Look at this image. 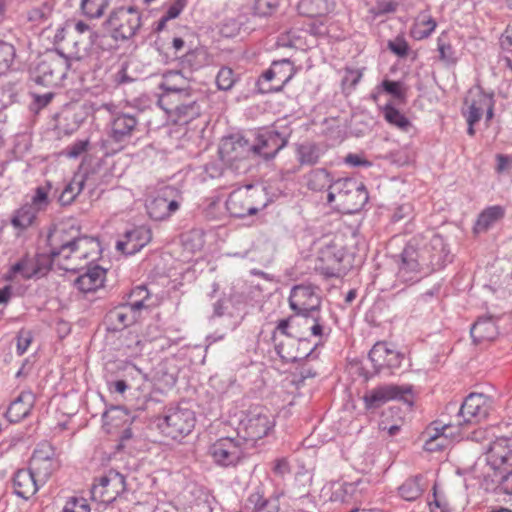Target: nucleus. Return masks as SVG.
<instances>
[{"instance_id": "obj_1", "label": "nucleus", "mask_w": 512, "mask_h": 512, "mask_svg": "<svg viewBox=\"0 0 512 512\" xmlns=\"http://www.w3.org/2000/svg\"><path fill=\"white\" fill-rule=\"evenodd\" d=\"M321 298L312 285L300 284L292 288L289 306L297 316L279 321L276 330L286 336L300 340L307 331L314 336L322 335V326L317 318H309V313L319 310Z\"/></svg>"}, {"instance_id": "obj_2", "label": "nucleus", "mask_w": 512, "mask_h": 512, "mask_svg": "<svg viewBox=\"0 0 512 512\" xmlns=\"http://www.w3.org/2000/svg\"><path fill=\"white\" fill-rule=\"evenodd\" d=\"M64 232L54 230L48 235L51 246V263L65 271H77L101 255L100 242L89 236H82L73 241L61 243Z\"/></svg>"}, {"instance_id": "obj_3", "label": "nucleus", "mask_w": 512, "mask_h": 512, "mask_svg": "<svg viewBox=\"0 0 512 512\" xmlns=\"http://www.w3.org/2000/svg\"><path fill=\"white\" fill-rule=\"evenodd\" d=\"M445 252L443 238L437 234L413 237L402 252L400 273L413 279V274L429 273L441 267Z\"/></svg>"}, {"instance_id": "obj_4", "label": "nucleus", "mask_w": 512, "mask_h": 512, "mask_svg": "<svg viewBox=\"0 0 512 512\" xmlns=\"http://www.w3.org/2000/svg\"><path fill=\"white\" fill-rule=\"evenodd\" d=\"M84 57L79 50L74 55L67 57L58 51L44 54L31 72L32 80L41 86H59L67 76V73L75 62Z\"/></svg>"}, {"instance_id": "obj_5", "label": "nucleus", "mask_w": 512, "mask_h": 512, "mask_svg": "<svg viewBox=\"0 0 512 512\" xmlns=\"http://www.w3.org/2000/svg\"><path fill=\"white\" fill-rule=\"evenodd\" d=\"M368 198V192L362 182L345 178L337 179L330 185L327 203L341 213L353 214L362 209Z\"/></svg>"}, {"instance_id": "obj_6", "label": "nucleus", "mask_w": 512, "mask_h": 512, "mask_svg": "<svg viewBox=\"0 0 512 512\" xmlns=\"http://www.w3.org/2000/svg\"><path fill=\"white\" fill-rule=\"evenodd\" d=\"M187 85V79L178 71H170L163 75L160 87L165 93L160 96L158 103L167 114L175 113L180 116L186 115L188 110H193L194 104L179 103L181 98L188 99L190 96Z\"/></svg>"}, {"instance_id": "obj_7", "label": "nucleus", "mask_w": 512, "mask_h": 512, "mask_svg": "<svg viewBox=\"0 0 512 512\" xmlns=\"http://www.w3.org/2000/svg\"><path fill=\"white\" fill-rule=\"evenodd\" d=\"M195 424V412L190 408L177 406L168 409L157 426L164 437L179 441L193 431Z\"/></svg>"}, {"instance_id": "obj_8", "label": "nucleus", "mask_w": 512, "mask_h": 512, "mask_svg": "<svg viewBox=\"0 0 512 512\" xmlns=\"http://www.w3.org/2000/svg\"><path fill=\"white\" fill-rule=\"evenodd\" d=\"M275 416L266 407L258 406L250 409L240 421L239 434L246 441L257 442L269 436L275 428Z\"/></svg>"}, {"instance_id": "obj_9", "label": "nucleus", "mask_w": 512, "mask_h": 512, "mask_svg": "<svg viewBox=\"0 0 512 512\" xmlns=\"http://www.w3.org/2000/svg\"><path fill=\"white\" fill-rule=\"evenodd\" d=\"M213 462L220 467L237 466L245 456L243 443L233 437H222L213 442L208 449Z\"/></svg>"}, {"instance_id": "obj_10", "label": "nucleus", "mask_w": 512, "mask_h": 512, "mask_svg": "<svg viewBox=\"0 0 512 512\" xmlns=\"http://www.w3.org/2000/svg\"><path fill=\"white\" fill-rule=\"evenodd\" d=\"M107 24L116 40L133 37L141 25V17L134 7L116 8L110 14Z\"/></svg>"}, {"instance_id": "obj_11", "label": "nucleus", "mask_w": 512, "mask_h": 512, "mask_svg": "<svg viewBox=\"0 0 512 512\" xmlns=\"http://www.w3.org/2000/svg\"><path fill=\"white\" fill-rule=\"evenodd\" d=\"M61 461L56 450L49 443H40L34 450L29 469L45 484L60 469Z\"/></svg>"}, {"instance_id": "obj_12", "label": "nucleus", "mask_w": 512, "mask_h": 512, "mask_svg": "<svg viewBox=\"0 0 512 512\" xmlns=\"http://www.w3.org/2000/svg\"><path fill=\"white\" fill-rule=\"evenodd\" d=\"M298 68L289 59L273 61L259 79L264 92H279L296 75Z\"/></svg>"}, {"instance_id": "obj_13", "label": "nucleus", "mask_w": 512, "mask_h": 512, "mask_svg": "<svg viewBox=\"0 0 512 512\" xmlns=\"http://www.w3.org/2000/svg\"><path fill=\"white\" fill-rule=\"evenodd\" d=\"M258 196L259 191L251 185L238 188L228 196L226 209L231 216L238 218L255 215L259 211Z\"/></svg>"}, {"instance_id": "obj_14", "label": "nucleus", "mask_w": 512, "mask_h": 512, "mask_svg": "<svg viewBox=\"0 0 512 512\" xmlns=\"http://www.w3.org/2000/svg\"><path fill=\"white\" fill-rule=\"evenodd\" d=\"M125 490V478L118 472L109 471L96 479L92 486L91 494L95 501L109 504Z\"/></svg>"}, {"instance_id": "obj_15", "label": "nucleus", "mask_w": 512, "mask_h": 512, "mask_svg": "<svg viewBox=\"0 0 512 512\" xmlns=\"http://www.w3.org/2000/svg\"><path fill=\"white\" fill-rule=\"evenodd\" d=\"M424 435L426 439L423 448L428 452L442 451L462 438L459 427L452 424L439 426L433 423L426 429Z\"/></svg>"}, {"instance_id": "obj_16", "label": "nucleus", "mask_w": 512, "mask_h": 512, "mask_svg": "<svg viewBox=\"0 0 512 512\" xmlns=\"http://www.w3.org/2000/svg\"><path fill=\"white\" fill-rule=\"evenodd\" d=\"M369 358L376 370H391L400 367L402 362L401 354L387 342H377L369 353Z\"/></svg>"}, {"instance_id": "obj_17", "label": "nucleus", "mask_w": 512, "mask_h": 512, "mask_svg": "<svg viewBox=\"0 0 512 512\" xmlns=\"http://www.w3.org/2000/svg\"><path fill=\"white\" fill-rule=\"evenodd\" d=\"M171 190H164L146 205L149 217L155 221H164L176 213L181 206V202L170 197Z\"/></svg>"}, {"instance_id": "obj_18", "label": "nucleus", "mask_w": 512, "mask_h": 512, "mask_svg": "<svg viewBox=\"0 0 512 512\" xmlns=\"http://www.w3.org/2000/svg\"><path fill=\"white\" fill-rule=\"evenodd\" d=\"M152 232L145 226L135 227L127 231L123 238L116 243L117 251L126 255H133L150 243Z\"/></svg>"}, {"instance_id": "obj_19", "label": "nucleus", "mask_w": 512, "mask_h": 512, "mask_svg": "<svg viewBox=\"0 0 512 512\" xmlns=\"http://www.w3.org/2000/svg\"><path fill=\"white\" fill-rule=\"evenodd\" d=\"M406 390L400 386L389 384L373 388L365 393L363 402L366 409H376L385 403L400 399Z\"/></svg>"}, {"instance_id": "obj_20", "label": "nucleus", "mask_w": 512, "mask_h": 512, "mask_svg": "<svg viewBox=\"0 0 512 512\" xmlns=\"http://www.w3.org/2000/svg\"><path fill=\"white\" fill-rule=\"evenodd\" d=\"M287 143V139L279 132L268 129L259 133L257 143L251 146L252 150L265 158L274 157Z\"/></svg>"}, {"instance_id": "obj_21", "label": "nucleus", "mask_w": 512, "mask_h": 512, "mask_svg": "<svg viewBox=\"0 0 512 512\" xmlns=\"http://www.w3.org/2000/svg\"><path fill=\"white\" fill-rule=\"evenodd\" d=\"M137 118L128 113H117L110 123V138L117 143L124 142L130 138L137 129Z\"/></svg>"}, {"instance_id": "obj_22", "label": "nucleus", "mask_w": 512, "mask_h": 512, "mask_svg": "<svg viewBox=\"0 0 512 512\" xmlns=\"http://www.w3.org/2000/svg\"><path fill=\"white\" fill-rule=\"evenodd\" d=\"M459 417L461 420L457 426L461 433L462 430L480 423V394L470 393L466 397L461 405Z\"/></svg>"}, {"instance_id": "obj_23", "label": "nucleus", "mask_w": 512, "mask_h": 512, "mask_svg": "<svg viewBox=\"0 0 512 512\" xmlns=\"http://www.w3.org/2000/svg\"><path fill=\"white\" fill-rule=\"evenodd\" d=\"M41 485L30 469L18 470L13 478L15 494L26 500L35 495Z\"/></svg>"}, {"instance_id": "obj_24", "label": "nucleus", "mask_w": 512, "mask_h": 512, "mask_svg": "<svg viewBox=\"0 0 512 512\" xmlns=\"http://www.w3.org/2000/svg\"><path fill=\"white\" fill-rule=\"evenodd\" d=\"M252 151L242 138L228 137L221 141L219 154L222 160L232 163L245 158Z\"/></svg>"}, {"instance_id": "obj_25", "label": "nucleus", "mask_w": 512, "mask_h": 512, "mask_svg": "<svg viewBox=\"0 0 512 512\" xmlns=\"http://www.w3.org/2000/svg\"><path fill=\"white\" fill-rule=\"evenodd\" d=\"M512 448L507 438H497L486 451L487 464L493 469H500L511 457Z\"/></svg>"}, {"instance_id": "obj_26", "label": "nucleus", "mask_w": 512, "mask_h": 512, "mask_svg": "<svg viewBox=\"0 0 512 512\" xmlns=\"http://www.w3.org/2000/svg\"><path fill=\"white\" fill-rule=\"evenodd\" d=\"M106 270L100 266L88 268V270L75 280L76 288L83 293L95 292L104 286Z\"/></svg>"}, {"instance_id": "obj_27", "label": "nucleus", "mask_w": 512, "mask_h": 512, "mask_svg": "<svg viewBox=\"0 0 512 512\" xmlns=\"http://www.w3.org/2000/svg\"><path fill=\"white\" fill-rule=\"evenodd\" d=\"M437 27V22L428 10L421 11L414 18L410 28V36L417 41L431 36Z\"/></svg>"}, {"instance_id": "obj_28", "label": "nucleus", "mask_w": 512, "mask_h": 512, "mask_svg": "<svg viewBox=\"0 0 512 512\" xmlns=\"http://www.w3.org/2000/svg\"><path fill=\"white\" fill-rule=\"evenodd\" d=\"M480 88L478 86L470 89L464 100L463 115L466 117L468 123V133L475 134L474 124L480 118Z\"/></svg>"}, {"instance_id": "obj_29", "label": "nucleus", "mask_w": 512, "mask_h": 512, "mask_svg": "<svg viewBox=\"0 0 512 512\" xmlns=\"http://www.w3.org/2000/svg\"><path fill=\"white\" fill-rule=\"evenodd\" d=\"M138 312L127 303L111 310L108 314V320L113 330H122L137 320Z\"/></svg>"}, {"instance_id": "obj_30", "label": "nucleus", "mask_w": 512, "mask_h": 512, "mask_svg": "<svg viewBox=\"0 0 512 512\" xmlns=\"http://www.w3.org/2000/svg\"><path fill=\"white\" fill-rule=\"evenodd\" d=\"M334 0H300L298 10L307 17H326L335 10Z\"/></svg>"}, {"instance_id": "obj_31", "label": "nucleus", "mask_w": 512, "mask_h": 512, "mask_svg": "<svg viewBox=\"0 0 512 512\" xmlns=\"http://www.w3.org/2000/svg\"><path fill=\"white\" fill-rule=\"evenodd\" d=\"M33 407V397L30 393H21L7 409L6 416L10 422H18L25 418Z\"/></svg>"}, {"instance_id": "obj_32", "label": "nucleus", "mask_w": 512, "mask_h": 512, "mask_svg": "<svg viewBox=\"0 0 512 512\" xmlns=\"http://www.w3.org/2000/svg\"><path fill=\"white\" fill-rule=\"evenodd\" d=\"M39 272L33 259L23 258L14 265L5 274L7 281H18L20 279H29Z\"/></svg>"}, {"instance_id": "obj_33", "label": "nucleus", "mask_w": 512, "mask_h": 512, "mask_svg": "<svg viewBox=\"0 0 512 512\" xmlns=\"http://www.w3.org/2000/svg\"><path fill=\"white\" fill-rule=\"evenodd\" d=\"M126 422L127 414L119 408H112L103 415V426L109 434L117 433L126 425Z\"/></svg>"}, {"instance_id": "obj_34", "label": "nucleus", "mask_w": 512, "mask_h": 512, "mask_svg": "<svg viewBox=\"0 0 512 512\" xmlns=\"http://www.w3.org/2000/svg\"><path fill=\"white\" fill-rule=\"evenodd\" d=\"M38 213L37 210L26 203L15 211L11 224L15 228L27 229L35 223Z\"/></svg>"}, {"instance_id": "obj_35", "label": "nucleus", "mask_w": 512, "mask_h": 512, "mask_svg": "<svg viewBox=\"0 0 512 512\" xmlns=\"http://www.w3.org/2000/svg\"><path fill=\"white\" fill-rule=\"evenodd\" d=\"M307 187L313 191H322L334 182L330 173L322 168L313 169L306 176Z\"/></svg>"}, {"instance_id": "obj_36", "label": "nucleus", "mask_w": 512, "mask_h": 512, "mask_svg": "<svg viewBox=\"0 0 512 512\" xmlns=\"http://www.w3.org/2000/svg\"><path fill=\"white\" fill-rule=\"evenodd\" d=\"M383 116L390 125L401 131L407 132L411 127L410 120L391 104L383 107Z\"/></svg>"}, {"instance_id": "obj_37", "label": "nucleus", "mask_w": 512, "mask_h": 512, "mask_svg": "<svg viewBox=\"0 0 512 512\" xmlns=\"http://www.w3.org/2000/svg\"><path fill=\"white\" fill-rule=\"evenodd\" d=\"M51 189L52 186L49 182H46L44 185L36 187L34 190V194L30 199V202L27 204L33 207L39 213L46 211L51 203V199L49 198Z\"/></svg>"}, {"instance_id": "obj_38", "label": "nucleus", "mask_w": 512, "mask_h": 512, "mask_svg": "<svg viewBox=\"0 0 512 512\" xmlns=\"http://www.w3.org/2000/svg\"><path fill=\"white\" fill-rule=\"evenodd\" d=\"M110 5V0H82L81 10L89 19L102 17Z\"/></svg>"}, {"instance_id": "obj_39", "label": "nucleus", "mask_w": 512, "mask_h": 512, "mask_svg": "<svg viewBox=\"0 0 512 512\" xmlns=\"http://www.w3.org/2000/svg\"><path fill=\"white\" fill-rule=\"evenodd\" d=\"M421 479V476H416L414 478L407 479L399 487L400 496L407 501H413L419 498L423 492Z\"/></svg>"}, {"instance_id": "obj_40", "label": "nucleus", "mask_w": 512, "mask_h": 512, "mask_svg": "<svg viewBox=\"0 0 512 512\" xmlns=\"http://www.w3.org/2000/svg\"><path fill=\"white\" fill-rule=\"evenodd\" d=\"M16 49L13 44L0 40V77L6 75L15 60Z\"/></svg>"}, {"instance_id": "obj_41", "label": "nucleus", "mask_w": 512, "mask_h": 512, "mask_svg": "<svg viewBox=\"0 0 512 512\" xmlns=\"http://www.w3.org/2000/svg\"><path fill=\"white\" fill-rule=\"evenodd\" d=\"M298 160L302 164L312 165L319 161L322 152L314 143H304L297 149Z\"/></svg>"}, {"instance_id": "obj_42", "label": "nucleus", "mask_w": 512, "mask_h": 512, "mask_svg": "<svg viewBox=\"0 0 512 512\" xmlns=\"http://www.w3.org/2000/svg\"><path fill=\"white\" fill-rule=\"evenodd\" d=\"M505 216V208L494 205L482 210V230H487L502 220Z\"/></svg>"}, {"instance_id": "obj_43", "label": "nucleus", "mask_w": 512, "mask_h": 512, "mask_svg": "<svg viewBox=\"0 0 512 512\" xmlns=\"http://www.w3.org/2000/svg\"><path fill=\"white\" fill-rule=\"evenodd\" d=\"M84 186L82 180L73 179L62 191L59 196V201L62 205L71 204L76 196L80 194Z\"/></svg>"}, {"instance_id": "obj_44", "label": "nucleus", "mask_w": 512, "mask_h": 512, "mask_svg": "<svg viewBox=\"0 0 512 512\" xmlns=\"http://www.w3.org/2000/svg\"><path fill=\"white\" fill-rule=\"evenodd\" d=\"M437 49L442 61H452L454 59V51L448 37V33L443 31L437 38Z\"/></svg>"}, {"instance_id": "obj_45", "label": "nucleus", "mask_w": 512, "mask_h": 512, "mask_svg": "<svg viewBox=\"0 0 512 512\" xmlns=\"http://www.w3.org/2000/svg\"><path fill=\"white\" fill-rule=\"evenodd\" d=\"M149 298V292L147 288L143 285L137 286L134 289L131 290L129 294V302L133 308H135L137 311L144 308L145 301Z\"/></svg>"}, {"instance_id": "obj_46", "label": "nucleus", "mask_w": 512, "mask_h": 512, "mask_svg": "<svg viewBox=\"0 0 512 512\" xmlns=\"http://www.w3.org/2000/svg\"><path fill=\"white\" fill-rule=\"evenodd\" d=\"M250 500L254 503L253 512H279L276 501L265 499L258 494L252 495Z\"/></svg>"}, {"instance_id": "obj_47", "label": "nucleus", "mask_w": 512, "mask_h": 512, "mask_svg": "<svg viewBox=\"0 0 512 512\" xmlns=\"http://www.w3.org/2000/svg\"><path fill=\"white\" fill-rule=\"evenodd\" d=\"M235 83L234 72L231 68L222 67L216 76V84L220 90H229Z\"/></svg>"}, {"instance_id": "obj_48", "label": "nucleus", "mask_w": 512, "mask_h": 512, "mask_svg": "<svg viewBox=\"0 0 512 512\" xmlns=\"http://www.w3.org/2000/svg\"><path fill=\"white\" fill-rule=\"evenodd\" d=\"M431 512H449L450 505L446 497L438 491L437 484L433 486V500L429 502Z\"/></svg>"}, {"instance_id": "obj_49", "label": "nucleus", "mask_w": 512, "mask_h": 512, "mask_svg": "<svg viewBox=\"0 0 512 512\" xmlns=\"http://www.w3.org/2000/svg\"><path fill=\"white\" fill-rule=\"evenodd\" d=\"M201 56L202 52L198 49H192L188 51L180 59L182 67L189 68L192 70L200 68L203 64Z\"/></svg>"}, {"instance_id": "obj_50", "label": "nucleus", "mask_w": 512, "mask_h": 512, "mask_svg": "<svg viewBox=\"0 0 512 512\" xmlns=\"http://www.w3.org/2000/svg\"><path fill=\"white\" fill-rule=\"evenodd\" d=\"M87 499L83 497H70L65 502L62 512H90Z\"/></svg>"}, {"instance_id": "obj_51", "label": "nucleus", "mask_w": 512, "mask_h": 512, "mask_svg": "<svg viewBox=\"0 0 512 512\" xmlns=\"http://www.w3.org/2000/svg\"><path fill=\"white\" fill-rule=\"evenodd\" d=\"M357 491V483H343L339 485L338 490L333 493L334 500L349 502Z\"/></svg>"}, {"instance_id": "obj_52", "label": "nucleus", "mask_w": 512, "mask_h": 512, "mask_svg": "<svg viewBox=\"0 0 512 512\" xmlns=\"http://www.w3.org/2000/svg\"><path fill=\"white\" fill-rule=\"evenodd\" d=\"M279 0H256L254 11L259 16L271 15L278 7Z\"/></svg>"}, {"instance_id": "obj_53", "label": "nucleus", "mask_w": 512, "mask_h": 512, "mask_svg": "<svg viewBox=\"0 0 512 512\" xmlns=\"http://www.w3.org/2000/svg\"><path fill=\"white\" fill-rule=\"evenodd\" d=\"M388 48L399 57H405L409 51V45L404 37L398 36L388 42Z\"/></svg>"}, {"instance_id": "obj_54", "label": "nucleus", "mask_w": 512, "mask_h": 512, "mask_svg": "<svg viewBox=\"0 0 512 512\" xmlns=\"http://www.w3.org/2000/svg\"><path fill=\"white\" fill-rule=\"evenodd\" d=\"M32 342V336L29 331H21L17 337V353L24 354Z\"/></svg>"}, {"instance_id": "obj_55", "label": "nucleus", "mask_w": 512, "mask_h": 512, "mask_svg": "<svg viewBox=\"0 0 512 512\" xmlns=\"http://www.w3.org/2000/svg\"><path fill=\"white\" fill-rule=\"evenodd\" d=\"M186 0H176L167 10L166 20L177 18L184 9Z\"/></svg>"}, {"instance_id": "obj_56", "label": "nucleus", "mask_w": 512, "mask_h": 512, "mask_svg": "<svg viewBox=\"0 0 512 512\" xmlns=\"http://www.w3.org/2000/svg\"><path fill=\"white\" fill-rule=\"evenodd\" d=\"M88 141H77L72 144L67 150V156L76 158L87 150Z\"/></svg>"}, {"instance_id": "obj_57", "label": "nucleus", "mask_w": 512, "mask_h": 512, "mask_svg": "<svg viewBox=\"0 0 512 512\" xmlns=\"http://www.w3.org/2000/svg\"><path fill=\"white\" fill-rule=\"evenodd\" d=\"M345 163L348 164V165H351V166H364V167H370L371 166V162L368 161L367 159L363 158L361 155L359 154H348L346 157H345Z\"/></svg>"}, {"instance_id": "obj_58", "label": "nucleus", "mask_w": 512, "mask_h": 512, "mask_svg": "<svg viewBox=\"0 0 512 512\" xmlns=\"http://www.w3.org/2000/svg\"><path fill=\"white\" fill-rule=\"evenodd\" d=\"M382 87L385 92H387L388 94H391L395 97H400L402 94L401 84L399 82L384 80L382 82Z\"/></svg>"}, {"instance_id": "obj_59", "label": "nucleus", "mask_w": 512, "mask_h": 512, "mask_svg": "<svg viewBox=\"0 0 512 512\" xmlns=\"http://www.w3.org/2000/svg\"><path fill=\"white\" fill-rule=\"evenodd\" d=\"M66 28L71 29V33L80 36L90 31V26L83 21H77L73 25L66 23Z\"/></svg>"}, {"instance_id": "obj_60", "label": "nucleus", "mask_w": 512, "mask_h": 512, "mask_svg": "<svg viewBox=\"0 0 512 512\" xmlns=\"http://www.w3.org/2000/svg\"><path fill=\"white\" fill-rule=\"evenodd\" d=\"M362 76L363 73L361 70L347 68L344 82H350L352 86H355L359 83Z\"/></svg>"}, {"instance_id": "obj_61", "label": "nucleus", "mask_w": 512, "mask_h": 512, "mask_svg": "<svg viewBox=\"0 0 512 512\" xmlns=\"http://www.w3.org/2000/svg\"><path fill=\"white\" fill-rule=\"evenodd\" d=\"M512 168V156L497 155V171L503 172Z\"/></svg>"}, {"instance_id": "obj_62", "label": "nucleus", "mask_w": 512, "mask_h": 512, "mask_svg": "<svg viewBox=\"0 0 512 512\" xmlns=\"http://www.w3.org/2000/svg\"><path fill=\"white\" fill-rule=\"evenodd\" d=\"M277 349H278V354L282 357V358H285L289 361H296L298 359H301L303 356L302 355H299L298 353H293V352H290V351H286L285 347L283 344H278L277 345Z\"/></svg>"}, {"instance_id": "obj_63", "label": "nucleus", "mask_w": 512, "mask_h": 512, "mask_svg": "<svg viewBox=\"0 0 512 512\" xmlns=\"http://www.w3.org/2000/svg\"><path fill=\"white\" fill-rule=\"evenodd\" d=\"M53 94L52 93H46V94H43V95H40V94H33V99H34V102L40 107V108H43L45 106H47L52 98H53Z\"/></svg>"}, {"instance_id": "obj_64", "label": "nucleus", "mask_w": 512, "mask_h": 512, "mask_svg": "<svg viewBox=\"0 0 512 512\" xmlns=\"http://www.w3.org/2000/svg\"><path fill=\"white\" fill-rule=\"evenodd\" d=\"M502 490L506 494H512V471L502 478Z\"/></svg>"}]
</instances>
